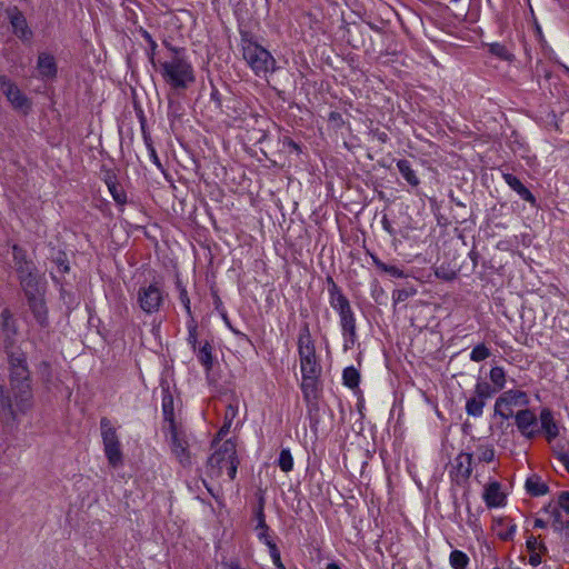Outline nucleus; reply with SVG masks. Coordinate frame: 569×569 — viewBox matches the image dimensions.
I'll list each match as a JSON object with an SVG mask.
<instances>
[{
    "label": "nucleus",
    "mask_w": 569,
    "mask_h": 569,
    "mask_svg": "<svg viewBox=\"0 0 569 569\" xmlns=\"http://www.w3.org/2000/svg\"><path fill=\"white\" fill-rule=\"evenodd\" d=\"M8 361L10 387H0V405L2 411L16 421L20 415L31 409L33 396L26 353L11 351L8 353Z\"/></svg>",
    "instance_id": "1"
},
{
    "label": "nucleus",
    "mask_w": 569,
    "mask_h": 569,
    "mask_svg": "<svg viewBox=\"0 0 569 569\" xmlns=\"http://www.w3.org/2000/svg\"><path fill=\"white\" fill-rule=\"evenodd\" d=\"M163 44L167 53L157 62L152 59V66L170 89L176 91L188 89L196 81V72L187 49L172 46L167 41Z\"/></svg>",
    "instance_id": "2"
},
{
    "label": "nucleus",
    "mask_w": 569,
    "mask_h": 569,
    "mask_svg": "<svg viewBox=\"0 0 569 569\" xmlns=\"http://www.w3.org/2000/svg\"><path fill=\"white\" fill-rule=\"evenodd\" d=\"M329 281V303L338 313L343 338V348L349 350L353 348L358 340L357 319L348 298L343 295L338 284L331 279Z\"/></svg>",
    "instance_id": "3"
},
{
    "label": "nucleus",
    "mask_w": 569,
    "mask_h": 569,
    "mask_svg": "<svg viewBox=\"0 0 569 569\" xmlns=\"http://www.w3.org/2000/svg\"><path fill=\"white\" fill-rule=\"evenodd\" d=\"M242 56L253 73L267 76L276 70V60L262 46L252 40H242Z\"/></svg>",
    "instance_id": "4"
},
{
    "label": "nucleus",
    "mask_w": 569,
    "mask_h": 569,
    "mask_svg": "<svg viewBox=\"0 0 569 569\" xmlns=\"http://www.w3.org/2000/svg\"><path fill=\"white\" fill-rule=\"evenodd\" d=\"M238 465L236 446L231 441H224L208 459L211 475L219 477L226 472L230 480L236 478Z\"/></svg>",
    "instance_id": "5"
},
{
    "label": "nucleus",
    "mask_w": 569,
    "mask_h": 569,
    "mask_svg": "<svg viewBox=\"0 0 569 569\" xmlns=\"http://www.w3.org/2000/svg\"><path fill=\"white\" fill-rule=\"evenodd\" d=\"M298 355L301 375H321L322 368L318 360L315 342L307 325L299 333Z\"/></svg>",
    "instance_id": "6"
},
{
    "label": "nucleus",
    "mask_w": 569,
    "mask_h": 569,
    "mask_svg": "<svg viewBox=\"0 0 569 569\" xmlns=\"http://www.w3.org/2000/svg\"><path fill=\"white\" fill-rule=\"evenodd\" d=\"M101 438L103 443V452L108 463L112 468L123 465V453L116 427L108 418L100 420Z\"/></svg>",
    "instance_id": "7"
},
{
    "label": "nucleus",
    "mask_w": 569,
    "mask_h": 569,
    "mask_svg": "<svg viewBox=\"0 0 569 569\" xmlns=\"http://www.w3.org/2000/svg\"><path fill=\"white\" fill-rule=\"evenodd\" d=\"M530 403V399L526 391L518 389H510L503 391L495 402V415L499 416L503 420H508L513 417L515 407H527Z\"/></svg>",
    "instance_id": "8"
},
{
    "label": "nucleus",
    "mask_w": 569,
    "mask_h": 569,
    "mask_svg": "<svg viewBox=\"0 0 569 569\" xmlns=\"http://www.w3.org/2000/svg\"><path fill=\"white\" fill-rule=\"evenodd\" d=\"M164 295L157 283L140 287L137 293V301L140 309L147 315L158 312L163 303Z\"/></svg>",
    "instance_id": "9"
},
{
    "label": "nucleus",
    "mask_w": 569,
    "mask_h": 569,
    "mask_svg": "<svg viewBox=\"0 0 569 569\" xmlns=\"http://www.w3.org/2000/svg\"><path fill=\"white\" fill-rule=\"evenodd\" d=\"M475 396L466 402V412L468 416L479 418L483 413L486 400L490 398L496 390H492L488 382L479 381L475 386Z\"/></svg>",
    "instance_id": "10"
},
{
    "label": "nucleus",
    "mask_w": 569,
    "mask_h": 569,
    "mask_svg": "<svg viewBox=\"0 0 569 569\" xmlns=\"http://www.w3.org/2000/svg\"><path fill=\"white\" fill-rule=\"evenodd\" d=\"M513 418L516 427L522 437L531 440L539 436V416L537 417L531 409H521L515 413Z\"/></svg>",
    "instance_id": "11"
},
{
    "label": "nucleus",
    "mask_w": 569,
    "mask_h": 569,
    "mask_svg": "<svg viewBox=\"0 0 569 569\" xmlns=\"http://www.w3.org/2000/svg\"><path fill=\"white\" fill-rule=\"evenodd\" d=\"M539 435H542L547 442L551 443L560 435V425L555 413L549 408H542L539 412Z\"/></svg>",
    "instance_id": "12"
},
{
    "label": "nucleus",
    "mask_w": 569,
    "mask_h": 569,
    "mask_svg": "<svg viewBox=\"0 0 569 569\" xmlns=\"http://www.w3.org/2000/svg\"><path fill=\"white\" fill-rule=\"evenodd\" d=\"M254 519L257 521L254 531L258 540L267 547L274 545L276 542L271 533V529L266 522L264 498L262 496H260L258 506L254 509Z\"/></svg>",
    "instance_id": "13"
},
{
    "label": "nucleus",
    "mask_w": 569,
    "mask_h": 569,
    "mask_svg": "<svg viewBox=\"0 0 569 569\" xmlns=\"http://www.w3.org/2000/svg\"><path fill=\"white\" fill-rule=\"evenodd\" d=\"M0 90H2L8 101L12 104L13 108L23 111L29 109L30 102L28 98L9 78L2 79Z\"/></svg>",
    "instance_id": "14"
},
{
    "label": "nucleus",
    "mask_w": 569,
    "mask_h": 569,
    "mask_svg": "<svg viewBox=\"0 0 569 569\" xmlns=\"http://www.w3.org/2000/svg\"><path fill=\"white\" fill-rule=\"evenodd\" d=\"M38 78L41 80H52L57 77L58 66L53 54L40 52L37 58Z\"/></svg>",
    "instance_id": "15"
},
{
    "label": "nucleus",
    "mask_w": 569,
    "mask_h": 569,
    "mask_svg": "<svg viewBox=\"0 0 569 569\" xmlns=\"http://www.w3.org/2000/svg\"><path fill=\"white\" fill-rule=\"evenodd\" d=\"M9 18L13 33L22 41H30L33 33L22 12L14 8L9 12Z\"/></svg>",
    "instance_id": "16"
},
{
    "label": "nucleus",
    "mask_w": 569,
    "mask_h": 569,
    "mask_svg": "<svg viewBox=\"0 0 569 569\" xmlns=\"http://www.w3.org/2000/svg\"><path fill=\"white\" fill-rule=\"evenodd\" d=\"M171 451L183 466L190 465L188 442L179 436L174 425L171 426Z\"/></svg>",
    "instance_id": "17"
},
{
    "label": "nucleus",
    "mask_w": 569,
    "mask_h": 569,
    "mask_svg": "<svg viewBox=\"0 0 569 569\" xmlns=\"http://www.w3.org/2000/svg\"><path fill=\"white\" fill-rule=\"evenodd\" d=\"M301 391L306 402L317 400L320 390V375H301Z\"/></svg>",
    "instance_id": "18"
},
{
    "label": "nucleus",
    "mask_w": 569,
    "mask_h": 569,
    "mask_svg": "<svg viewBox=\"0 0 569 569\" xmlns=\"http://www.w3.org/2000/svg\"><path fill=\"white\" fill-rule=\"evenodd\" d=\"M483 501L488 508H499L505 506L506 496L501 491L500 483L493 481L489 483L482 495Z\"/></svg>",
    "instance_id": "19"
},
{
    "label": "nucleus",
    "mask_w": 569,
    "mask_h": 569,
    "mask_svg": "<svg viewBox=\"0 0 569 569\" xmlns=\"http://www.w3.org/2000/svg\"><path fill=\"white\" fill-rule=\"evenodd\" d=\"M502 178L508 187L513 190L522 200L536 206V198L532 192L513 174L502 173Z\"/></svg>",
    "instance_id": "20"
},
{
    "label": "nucleus",
    "mask_w": 569,
    "mask_h": 569,
    "mask_svg": "<svg viewBox=\"0 0 569 569\" xmlns=\"http://www.w3.org/2000/svg\"><path fill=\"white\" fill-rule=\"evenodd\" d=\"M18 274L21 287L27 298L42 293V289L40 288L39 284V279L34 270H28L27 272H18Z\"/></svg>",
    "instance_id": "21"
},
{
    "label": "nucleus",
    "mask_w": 569,
    "mask_h": 569,
    "mask_svg": "<svg viewBox=\"0 0 569 569\" xmlns=\"http://www.w3.org/2000/svg\"><path fill=\"white\" fill-rule=\"evenodd\" d=\"M28 302L37 322L41 327H46L48 325V309L42 297V293L31 296L30 298H28Z\"/></svg>",
    "instance_id": "22"
},
{
    "label": "nucleus",
    "mask_w": 569,
    "mask_h": 569,
    "mask_svg": "<svg viewBox=\"0 0 569 569\" xmlns=\"http://www.w3.org/2000/svg\"><path fill=\"white\" fill-rule=\"evenodd\" d=\"M526 490L533 497H540L548 493L549 487L539 476L531 475L526 480Z\"/></svg>",
    "instance_id": "23"
},
{
    "label": "nucleus",
    "mask_w": 569,
    "mask_h": 569,
    "mask_svg": "<svg viewBox=\"0 0 569 569\" xmlns=\"http://www.w3.org/2000/svg\"><path fill=\"white\" fill-rule=\"evenodd\" d=\"M12 253L17 272H27L28 270H34L33 262L27 259L26 251L22 248L14 244L12 247Z\"/></svg>",
    "instance_id": "24"
},
{
    "label": "nucleus",
    "mask_w": 569,
    "mask_h": 569,
    "mask_svg": "<svg viewBox=\"0 0 569 569\" xmlns=\"http://www.w3.org/2000/svg\"><path fill=\"white\" fill-rule=\"evenodd\" d=\"M198 361L204 367L207 371L211 370L213 365L212 346L209 341H204L200 347H196Z\"/></svg>",
    "instance_id": "25"
},
{
    "label": "nucleus",
    "mask_w": 569,
    "mask_h": 569,
    "mask_svg": "<svg viewBox=\"0 0 569 569\" xmlns=\"http://www.w3.org/2000/svg\"><path fill=\"white\" fill-rule=\"evenodd\" d=\"M397 168L403 179L411 186V187H418L420 183V180L416 173V171L412 169L411 163L407 159H400L397 161Z\"/></svg>",
    "instance_id": "26"
},
{
    "label": "nucleus",
    "mask_w": 569,
    "mask_h": 569,
    "mask_svg": "<svg viewBox=\"0 0 569 569\" xmlns=\"http://www.w3.org/2000/svg\"><path fill=\"white\" fill-rule=\"evenodd\" d=\"M456 469L463 479H468L472 472V453H459L456 458Z\"/></svg>",
    "instance_id": "27"
},
{
    "label": "nucleus",
    "mask_w": 569,
    "mask_h": 569,
    "mask_svg": "<svg viewBox=\"0 0 569 569\" xmlns=\"http://www.w3.org/2000/svg\"><path fill=\"white\" fill-rule=\"evenodd\" d=\"M543 511L548 513L552 519V529L557 532H561L567 520L563 519L562 511L559 509V507L550 502L543 508Z\"/></svg>",
    "instance_id": "28"
},
{
    "label": "nucleus",
    "mask_w": 569,
    "mask_h": 569,
    "mask_svg": "<svg viewBox=\"0 0 569 569\" xmlns=\"http://www.w3.org/2000/svg\"><path fill=\"white\" fill-rule=\"evenodd\" d=\"M106 183L114 202L119 206H124L127 203V193L122 186L112 178L107 179Z\"/></svg>",
    "instance_id": "29"
},
{
    "label": "nucleus",
    "mask_w": 569,
    "mask_h": 569,
    "mask_svg": "<svg viewBox=\"0 0 569 569\" xmlns=\"http://www.w3.org/2000/svg\"><path fill=\"white\" fill-rule=\"evenodd\" d=\"M470 559L468 555L461 550H452L449 556V563L452 569H467Z\"/></svg>",
    "instance_id": "30"
},
{
    "label": "nucleus",
    "mask_w": 569,
    "mask_h": 569,
    "mask_svg": "<svg viewBox=\"0 0 569 569\" xmlns=\"http://www.w3.org/2000/svg\"><path fill=\"white\" fill-rule=\"evenodd\" d=\"M372 257V261L375 263V266L380 269L382 272H386V273H389L391 277L393 278H406V273L402 269H400L399 267L397 266H392V264H387L385 263L383 261H381L378 257L376 256H371Z\"/></svg>",
    "instance_id": "31"
},
{
    "label": "nucleus",
    "mask_w": 569,
    "mask_h": 569,
    "mask_svg": "<svg viewBox=\"0 0 569 569\" xmlns=\"http://www.w3.org/2000/svg\"><path fill=\"white\" fill-rule=\"evenodd\" d=\"M489 379L496 387L493 390H502L506 386V371L502 367L496 366L490 369Z\"/></svg>",
    "instance_id": "32"
},
{
    "label": "nucleus",
    "mask_w": 569,
    "mask_h": 569,
    "mask_svg": "<svg viewBox=\"0 0 569 569\" xmlns=\"http://www.w3.org/2000/svg\"><path fill=\"white\" fill-rule=\"evenodd\" d=\"M342 380L343 385L350 389L358 387L360 381L359 371L352 366L347 367L342 372Z\"/></svg>",
    "instance_id": "33"
},
{
    "label": "nucleus",
    "mask_w": 569,
    "mask_h": 569,
    "mask_svg": "<svg viewBox=\"0 0 569 569\" xmlns=\"http://www.w3.org/2000/svg\"><path fill=\"white\" fill-rule=\"evenodd\" d=\"M489 52L493 54L495 57L499 58L503 61H512L513 54L507 49V47L499 42L490 43L489 46Z\"/></svg>",
    "instance_id": "34"
},
{
    "label": "nucleus",
    "mask_w": 569,
    "mask_h": 569,
    "mask_svg": "<svg viewBox=\"0 0 569 569\" xmlns=\"http://www.w3.org/2000/svg\"><path fill=\"white\" fill-rule=\"evenodd\" d=\"M278 466L283 472H290L293 469V457L289 448H283L280 451Z\"/></svg>",
    "instance_id": "35"
},
{
    "label": "nucleus",
    "mask_w": 569,
    "mask_h": 569,
    "mask_svg": "<svg viewBox=\"0 0 569 569\" xmlns=\"http://www.w3.org/2000/svg\"><path fill=\"white\" fill-rule=\"evenodd\" d=\"M188 337L187 342L196 351L197 342H198V325L194 317L189 318L187 321Z\"/></svg>",
    "instance_id": "36"
},
{
    "label": "nucleus",
    "mask_w": 569,
    "mask_h": 569,
    "mask_svg": "<svg viewBox=\"0 0 569 569\" xmlns=\"http://www.w3.org/2000/svg\"><path fill=\"white\" fill-rule=\"evenodd\" d=\"M176 286L179 291V300L182 303L187 316L189 318L193 317L192 311H191L190 298L188 296V291H187L186 287L182 284V282L180 280H178L176 282Z\"/></svg>",
    "instance_id": "37"
},
{
    "label": "nucleus",
    "mask_w": 569,
    "mask_h": 569,
    "mask_svg": "<svg viewBox=\"0 0 569 569\" xmlns=\"http://www.w3.org/2000/svg\"><path fill=\"white\" fill-rule=\"evenodd\" d=\"M491 355L489 348L485 343H479L470 352V360L480 362L489 358Z\"/></svg>",
    "instance_id": "38"
},
{
    "label": "nucleus",
    "mask_w": 569,
    "mask_h": 569,
    "mask_svg": "<svg viewBox=\"0 0 569 569\" xmlns=\"http://www.w3.org/2000/svg\"><path fill=\"white\" fill-rule=\"evenodd\" d=\"M477 457L481 462H491L495 458V449L492 446L480 445L477 448Z\"/></svg>",
    "instance_id": "39"
},
{
    "label": "nucleus",
    "mask_w": 569,
    "mask_h": 569,
    "mask_svg": "<svg viewBox=\"0 0 569 569\" xmlns=\"http://www.w3.org/2000/svg\"><path fill=\"white\" fill-rule=\"evenodd\" d=\"M526 546L529 552H547V547L543 542L538 541V538L535 536H530L527 541Z\"/></svg>",
    "instance_id": "40"
},
{
    "label": "nucleus",
    "mask_w": 569,
    "mask_h": 569,
    "mask_svg": "<svg viewBox=\"0 0 569 569\" xmlns=\"http://www.w3.org/2000/svg\"><path fill=\"white\" fill-rule=\"evenodd\" d=\"M559 509L569 515V491H561L558 495L557 501L553 503Z\"/></svg>",
    "instance_id": "41"
},
{
    "label": "nucleus",
    "mask_w": 569,
    "mask_h": 569,
    "mask_svg": "<svg viewBox=\"0 0 569 569\" xmlns=\"http://www.w3.org/2000/svg\"><path fill=\"white\" fill-rule=\"evenodd\" d=\"M268 550L276 569H286L284 565L281 561L280 551L277 545L274 543L269 546Z\"/></svg>",
    "instance_id": "42"
},
{
    "label": "nucleus",
    "mask_w": 569,
    "mask_h": 569,
    "mask_svg": "<svg viewBox=\"0 0 569 569\" xmlns=\"http://www.w3.org/2000/svg\"><path fill=\"white\" fill-rule=\"evenodd\" d=\"M144 141H146V146H147V149H148V152H149V157H150V160L152 161L153 164H156L159 169H162V164H161V161L157 154V151L152 144V141L150 138H147L144 137Z\"/></svg>",
    "instance_id": "43"
},
{
    "label": "nucleus",
    "mask_w": 569,
    "mask_h": 569,
    "mask_svg": "<svg viewBox=\"0 0 569 569\" xmlns=\"http://www.w3.org/2000/svg\"><path fill=\"white\" fill-rule=\"evenodd\" d=\"M162 411H163L166 420H169L172 426L173 425V409H172V398L171 397L163 398Z\"/></svg>",
    "instance_id": "44"
},
{
    "label": "nucleus",
    "mask_w": 569,
    "mask_h": 569,
    "mask_svg": "<svg viewBox=\"0 0 569 569\" xmlns=\"http://www.w3.org/2000/svg\"><path fill=\"white\" fill-rule=\"evenodd\" d=\"M141 37L148 42L149 49H150V61L152 62V59H154V54L158 48V44L156 40L152 38V36L147 30H141Z\"/></svg>",
    "instance_id": "45"
},
{
    "label": "nucleus",
    "mask_w": 569,
    "mask_h": 569,
    "mask_svg": "<svg viewBox=\"0 0 569 569\" xmlns=\"http://www.w3.org/2000/svg\"><path fill=\"white\" fill-rule=\"evenodd\" d=\"M237 413H238V407L230 403L227 407V409H226V415H224L226 423H224V427H227V428L230 427L231 421L236 418Z\"/></svg>",
    "instance_id": "46"
},
{
    "label": "nucleus",
    "mask_w": 569,
    "mask_h": 569,
    "mask_svg": "<svg viewBox=\"0 0 569 569\" xmlns=\"http://www.w3.org/2000/svg\"><path fill=\"white\" fill-rule=\"evenodd\" d=\"M555 453L559 462H561L566 470L569 471V452L563 450H556Z\"/></svg>",
    "instance_id": "47"
},
{
    "label": "nucleus",
    "mask_w": 569,
    "mask_h": 569,
    "mask_svg": "<svg viewBox=\"0 0 569 569\" xmlns=\"http://www.w3.org/2000/svg\"><path fill=\"white\" fill-rule=\"evenodd\" d=\"M409 297V292L406 290H395L392 292V299L395 303L407 300Z\"/></svg>",
    "instance_id": "48"
},
{
    "label": "nucleus",
    "mask_w": 569,
    "mask_h": 569,
    "mask_svg": "<svg viewBox=\"0 0 569 569\" xmlns=\"http://www.w3.org/2000/svg\"><path fill=\"white\" fill-rule=\"evenodd\" d=\"M529 560L528 562L532 566V567H537L541 563L542 559H541V553L542 552H529Z\"/></svg>",
    "instance_id": "49"
},
{
    "label": "nucleus",
    "mask_w": 569,
    "mask_h": 569,
    "mask_svg": "<svg viewBox=\"0 0 569 569\" xmlns=\"http://www.w3.org/2000/svg\"><path fill=\"white\" fill-rule=\"evenodd\" d=\"M227 325H228V327L230 328V330L232 331V333H233V335H234L239 340H242V341H246V342H250V338H249L246 333H243V332H241L240 330H238V329H236V328L231 327V326H230V323H229L228 321H227Z\"/></svg>",
    "instance_id": "50"
},
{
    "label": "nucleus",
    "mask_w": 569,
    "mask_h": 569,
    "mask_svg": "<svg viewBox=\"0 0 569 569\" xmlns=\"http://www.w3.org/2000/svg\"><path fill=\"white\" fill-rule=\"evenodd\" d=\"M381 224H382L383 230H386L389 234H391V236L395 234V230L391 226V222L387 218V216L382 217Z\"/></svg>",
    "instance_id": "51"
},
{
    "label": "nucleus",
    "mask_w": 569,
    "mask_h": 569,
    "mask_svg": "<svg viewBox=\"0 0 569 569\" xmlns=\"http://www.w3.org/2000/svg\"><path fill=\"white\" fill-rule=\"evenodd\" d=\"M436 276L440 279H445V280H451L455 276V273H447V272H440V271H436Z\"/></svg>",
    "instance_id": "52"
},
{
    "label": "nucleus",
    "mask_w": 569,
    "mask_h": 569,
    "mask_svg": "<svg viewBox=\"0 0 569 569\" xmlns=\"http://www.w3.org/2000/svg\"><path fill=\"white\" fill-rule=\"evenodd\" d=\"M58 267H59V270L63 273L68 272L69 271V263L67 261H59L58 263Z\"/></svg>",
    "instance_id": "53"
},
{
    "label": "nucleus",
    "mask_w": 569,
    "mask_h": 569,
    "mask_svg": "<svg viewBox=\"0 0 569 569\" xmlns=\"http://www.w3.org/2000/svg\"><path fill=\"white\" fill-rule=\"evenodd\" d=\"M535 528L543 529L547 527V522L542 519L537 518L533 522Z\"/></svg>",
    "instance_id": "54"
},
{
    "label": "nucleus",
    "mask_w": 569,
    "mask_h": 569,
    "mask_svg": "<svg viewBox=\"0 0 569 569\" xmlns=\"http://www.w3.org/2000/svg\"><path fill=\"white\" fill-rule=\"evenodd\" d=\"M561 532H563L565 536L569 538V520L566 521V525L563 526V530Z\"/></svg>",
    "instance_id": "55"
},
{
    "label": "nucleus",
    "mask_w": 569,
    "mask_h": 569,
    "mask_svg": "<svg viewBox=\"0 0 569 569\" xmlns=\"http://www.w3.org/2000/svg\"><path fill=\"white\" fill-rule=\"evenodd\" d=\"M326 569H341L336 562H330L327 565Z\"/></svg>",
    "instance_id": "56"
},
{
    "label": "nucleus",
    "mask_w": 569,
    "mask_h": 569,
    "mask_svg": "<svg viewBox=\"0 0 569 569\" xmlns=\"http://www.w3.org/2000/svg\"><path fill=\"white\" fill-rule=\"evenodd\" d=\"M2 318L4 319V321L7 322V320L10 318V312L8 310H3L2 311Z\"/></svg>",
    "instance_id": "57"
},
{
    "label": "nucleus",
    "mask_w": 569,
    "mask_h": 569,
    "mask_svg": "<svg viewBox=\"0 0 569 569\" xmlns=\"http://www.w3.org/2000/svg\"><path fill=\"white\" fill-rule=\"evenodd\" d=\"M378 138H379V140H380L381 142H386V141H387V134H386L385 132L380 133V134L378 136Z\"/></svg>",
    "instance_id": "58"
},
{
    "label": "nucleus",
    "mask_w": 569,
    "mask_h": 569,
    "mask_svg": "<svg viewBox=\"0 0 569 569\" xmlns=\"http://www.w3.org/2000/svg\"><path fill=\"white\" fill-rule=\"evenodd\" d=\"M218 93H219V92H218V90H213V91L211 92V97H212V98H217Z\"/></svg>",
    "instance_id": "59"
},
{
    "label": "nucleus",
    "mask_w": 569,
    "mask_h": 569,
    "mask_svg": "<svg viewBox=\"0 0 569 569\" xmlns=\"http://www.w3.org/2000/svg\"><path fill=\"white\" fill-rule=\"evenodd\" d=\"M3 78H8V77H7V76H4V74H0V86L2 84V79H3Z\"/></svg>",
    "instance_id": "60"
},
{
    "label": "nucleus",
    "mask_w": 569,
    "mask_h": 569,
    "mask_svg": "<svg viewBox=\"0 0 569 569\" xmlns=\"http://www.w3.org/2000/svg\"><path fill=\"white\" fill-rule=\"evenodd\" d=\"M208 492H210L214 497V495H213V492L211 491L210 488H208Z\"/></svg>",
    "instance_id": "61"
}]
</instances>
